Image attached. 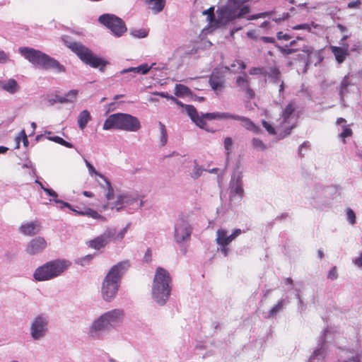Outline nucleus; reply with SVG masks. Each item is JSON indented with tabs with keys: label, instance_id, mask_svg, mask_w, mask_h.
<instances>
[{
	"label": "nucleus",
	"instance_id": "nucleus-12",
	"mask_svg": "<svg viewBox=\"0 0 362 362\" xmlns=\"http://www.w3.org/2000/svg\"><path fill=\"white\" fill-rule=\"evenodd\" d=\"M192 232V228L187 218L180 216L174 227V238L176 243L180 244L189 240Z\"/></svg>",
	"mask_w": 362,
	"mask_h": 362
},
{
	"label": "nucleus",
	"instance_id": "nucleus-2",
	"mask_svg": "<svg viewBox=\"0 0 362 362\" xmlns=\"http://www.w3.org/2000/svg\"><path fill=\"white\" fill-rule=\"evenodd\" d=\"M172 278L169 272L162 268L158 267L156 270L151 286V298L160 306L166 304L171 294Z\"/></svg>",
	"mask_w": 362,
	"mask_h": 362
},
{
	"label": "nucleus",
	"instance_id": "nucleus-17",
	"mask_svg": "<svg viewBox=\"0 0 362 362\" xmlns=\"http://www.w3.org/2000/svg\"><path fill=\"white\" fill-rule=\"evenodd\" d=\"M235 83L240 90L245 92L250 99L255 96V92L250 88V78L245 73L238 76Z\"/></svg>",
	"mask_w": 362,
	"mask_h": 362
},
{
	"label": "nucleus",
	"instance_id": "nucleus-59",
	"mask_svg": "<svg viewBox=\"0 0 362 362\" xmlns=\"http://www.w3.org/2000/svg\"><path fill=\"white\" fill-rule=\"evenodd\" d=\"M361 4V0H356L354 1H350L348 4V8H359Z\"/></svg>",
	"mask_w": 362,
	"mask_h": 362
},
{
	"label": "nucleus",
	"instance_id": "nucleus-47",
	"mask_svg": "<svg viewBox=\"0 0 362 362\" xmlns=\"http://www.w3.org/2000/svg\"><path fill=\"white\" fill-rule=\"evenodd\" d=\"M132 36L137 38H144L148 35V32L144 29H135L131 30Z\"/></svg>",
	"mask_w": 362,
	"mask_h": 362
},
{
	"label": "nucleus",
	"instance_id": "nucleus-45",
	"mask_svg": "<svg viewBox=\"0 0 362 362\" xmlns=\"http://www.w3.org/2000/svg\"><path fill=\"white\" fill-rule=\"evenodd\" d=\"M350 85L349 76H345L341 82L340 85V95L342 98L344 93L346 91L347 87Z\"/></svg>",
	"mask_w": 362,
	"mask_h": 362
},
{
	"label": "nucleus",
	"instance_id": "nucleus-53",
	"mask_svg": "<svg viewBox=\"0 0 362 362\" xmlns=\"http://www.w3.org/2000/svg\"><path fill=\"white\" fill-rule=\"evenodd\" d=\"M250 11V7L248 6H243L238 14L236 15L237 18H243L245 17L246 14H248Z\"/></svg>",
	"mask_w": 362,
	"mask_h": 362
},
{
	"label": "nucleus",
	"instance_id": "nucleus-44",
	"mask_svg": "<svg viewBox=\"0 0 362 362\" xmlns=\"http://www.w3.org/2000/svg\"><path fill=\"white\" fill-rule=\"evenodd\" d=\"M93 257L94 255H87L84 257L78 258L75 262L78 265L84 267L93 259Z\"/></svg>",
	"mask_w": 362,
	"mask_h": 362
},
{
	"label": "nucleus",
	"instance_id": "nucleus-52",
	"mask_svg": "<svg viewBox=\"0 0 362 362\" xmlns=\"http://www.w3.org/2000/svg\"><path fill=\"white\" fill-rule=\"evenodd\" d=\"M352 130L346 125H342V132L340 134V136L342 138H346L351 136Z\"/></svg>",
	"mask_w": 362,
	"mask_h": 362
},
{
	"label": "nucleus",
	"instance_id": "nucleus-10",
	"mask_svg": "<svg viewBox=\"0 0 362 362\" xmlns=\"http://www.w3.org/2000/svg\"><path fill=\"white\" fill-rule=\"evenodd\" d=\"M139 194L136 192H124L117 195L116 201L112 204V209L117 211L125 209L129 214L138 210Z\"/></svg>",
	"mask_w": 362,
	"mask_h": 362
},
{
	"label": "nucleus",
	"instance_id": "nucleus-57",
	"mask_svg": "<svg viewBox=\"0 0 362 362\" xmlns=\"http://www.w3.org/2000/svg\"><path fill=\"white\" fill-rule=\"evenodd\" d=\"M128 227H129V225H127L125 228L122 229L117 235L115 234V239L119 240H122L127 231Z\"/></svg>",
	"mask_w": 362,
	"mask_h": 362
},
{
	"label": "nucleus",
	"instance_id": "nucleus-16",
	"mask_svg": "<svg viewBox=\"0 0 362 362\" xmlns=\"http://www.w3.org/2000/svg\"><path fill=\"white\" fill-rule=\"evenodd\" d=\"M35 183L38 184L41 189L51 197L49 199V202H54L57 205V207L60 209H62L64 207L72 209V206L69 203L58 199V194L54 190L45 186L44 184L40 182L38 180H35Z\"/></svg>",
	"mask_w": 362,
	"mask_h": 362
},
{
	"label": "nucleus",
	"instance_id": "nucleus-63",
	"mask_svg": "<svg viewBox=\"0 0 362 362\" xmlns=\"http://www.w3.org/2000/svg\"><path fill=\"white\" fill-rule=\"evenodd\" d=\"M353 263L357 267H362V252H361L358 257H357L353 260Z\"/></svg>",
	"mask_w": 362,
	"mask_h": 362
},
{
	"label": "nucleus",
	"instance_id": "nucleus-61",
	"mask_svg": "<svg viewBox=\"0 0 362 362\" xmlns=\"http://www.w3.org/2000/svg\"><path fill=\"white\" fill-rule=\"evenodd\" d=\"M260 40L265 43H272V44H274L275 46L276 45V40L274 37L263 36V37H260Z\"/></svg>",
	"mask_w": 362,
	"mask_h": 362
},
{
	"label": "nucleus",
	"instance_id": "nucleus-3",
	"mask_svg": "<svg viewBox=\"0 0 362 362\" xmlns=\"http://www.w3.org/2000/svg\"><path fill=\"white\" fill-rule=\"evenodd\" d=\"M129 267V262L123 261L111 267L103 280L101 288V295L105 301L111 302L115 298L121 277Z\"/></svg>",
	"mask_w": 362,
	"mask_h": 362
},
{
	"label": "nucleus",
	"instance_id": "nucleus-7",
	"mask_svg": "<svg viewBox=\"0 0 362 362\" xmlns=\"http://www.w3.org/2000/svg\"><path fill=\"white\" fill-rule=\"evenodd\" d=\"M70 265L71 262L64 259L52 260L37 267L33 277L38 281L51 280L60 276Z\"/></svg>",
	"mask_w": 362,
	"mask_h": 362
},
{
	"label": "nucleus",
	"instance_id": "nucleus-30",
	"mask_svg": "<svg viewBox=\"0 0 362 362\" xmlns=\"http://www.w3.org/2000/svg\"><path fill=\"white\" fill-rule=\"evenodd\" d=\"M209 82L211 88L215 92L220 91L223 88L224 80L223 77L217 75L214 72L211 75Z\"/></svg>",
	"mask_w": 362,
	"mask_h": 362
},
{
	"label": "nucleus",
	"instance_id": "nucleus-14",
	"mask_svg": "<svg viewBox=\"0 0 362 362\" xmlns=\"http://www.w3.org/2000/svg\"><path fill=\"white\" fill-rule=\"evenodd\" d=\"M243 233H244V230H242L240 228H236L230 235H228V232L226 229L222 228H218L216 231V244L218 246L229 245L233 240Z\"/></svg>",
	"mask_w": 362,
	"mask_h": 362
},
{
	"label": "nucleus",
	"instance_id": "nucleus-23",
	"mask_svg": "<svg viewBox=\"0 0 362 362\" xmlns=\"http://www.w3.org/2000/svg\"><path fill=\"white\" fill-rule=\"evenodd\" d=\"M274 12L273 11H265L261 12L259 13L253 14L246 17L247 20H256L258 18H272V21L276 23H280L288 17V13H284L281 16L276 17L274 16Z\"/></svg>",
	"mask_w": 362,
	"mask_h": 362
},
{
	"label": "nucleus",
	"instance_id": "nucleus-36",
	"mask_svg": "<svg viewBox=\"0 0 362 362\" xmlns=\"http://www.w3.org/2000/svg\"><path fill=\"white\" fill-rule=\"evenodd\" d=\"M104 181V184H102L100 182H99V184L105 189L107 190V193L105 194V197L107 198V200H111L114 198V189L112 187V185L110 183V182L107 179V177L105 178V180H103Z\"/></svg>",
	"mask_w": 362,
	"mask_h": 362
},
{
	"label": "nucleus",
	"instance_id": "nucleus-54",
	"mask_svg": "<svg viewBox=\"0 0 362 362\" xmlns=\"http://www.w3.org/2000/svg\"><path fill=\"white\" fill-rule=\"evenodd\" d=\"M338 277L337 267H333L328 272L327 278L331 280H335Z\"/></svg>",
	"mask_w": 362,
	"mask_h": 362
},
{
	"label": "nucleus",
	"instance_id": "nucleus-58",
	"mask_svg": "<svg viewBox=\"0 0 362 362\" xmlns=\"http://www.w3.org/2000/svg\"><path fill=\"white\" fill-rule=\"evenodd\" d=\"M276 37H277V39L279 40H290L291 38V35H289L288 34H286V33H284L281 31L277 33Z\"/></svg>",
	"mask_w": 362,
	"mask_h": 362
},
{
	"label": "nucleus",
	"instance_id": "nucleus-15",
	"mask_svg": "<svg viewBox=\"0 0 362 362\" xmlns=\"http://www.w3.org/2000/svg\"><path fill=\"white\" fill-rule=\"evenodd\" d=\"M47 241L42 237L37 236L32 239L27 245L25 251L30 255H35L42 252L47 247Z\"/></svg>",
	"mask_w": 362,
	"mask_h": 362
},
{
	"label": "nucleus",
	"instance_id": "nucleus-41",
	"mask_svg": "<svg viewBox=\"0 0 362 362\" xmlns=\"http://www.w3.org/2000/svg\"><path fill=\"white\" fill-rule=\"evenodd\" d=\"M325 194L330 196V199H333L340 194L339 188L337 186H329L325 189Z\"/></svg>",
	"mask_w": 362,
	"mask_h": 362
},
{
	"label": "nucleus",
	"instance_id": "nucleus-9",
	"mask_svg": "<svg viewBox=\"0 0 362 362\" xmlns=\"http://www.w3.org/2000/svg\"><path fill=\"white\" fill-rule=\"evenodd\" d=\"M298 115L296 113V105L293 102L289 103L282 112L279 122L276 124L279 131H282L284 136L290 134L291 129L296 126Z\"/></svg>",
	"mask_w": 362,
	"mask_h": 362
},
{
	"label": "nucleus",
	"instance_id": "nucleus-6",
	"mask_svg": "<svg viewBox=\"0 0 362 362\" xmlns=\"http://www.w3.org/2000/svg\"><path fill=\"white\" fill-rule=\"evenodd\" d=\"M65 45L70 48L85 64L93 68H99L103 71L104 67L108 64L107 61L95 56L90 49L80 42H71L68 36L62 37Z\"/></svg>",
	"mask_w": 362,
	"mask_h": 362
},
{
	"label": "nucleus",
	"instance_id": "nucleus-13",
	"mask_svg": "<svg viewBox=\"0 0 362 362\" xmlns=\"http://www.w3.org/2000/svg\"><path fill=\"white\" fill-rule=\"evenodd\" d=\"M115 235V229L107 228L103 233L90 240L88 242V246L94 250H99L109 244Z\"/></svg>",
	"mask_w": 362,
	"mask_h": 362
},
{
	"label": "nucleus",
	"instance_id": "nucleus-4",
	"mask_svg": "<svg viewBox=\"0 0 362 362\" xmlns=\"http://www.w3.org/2000/svg\"><path fill=\"white\" fill-rule=\"evenodd\" d=\"M19 52L25 59L35 66L45 70H52L56 73L66 71L64 65L61 64L57 59L40 50L24 47L19 48Z\"/></svg>",
	"mask_w": 362,
	"mask_h": 362
},
{
	"label": "nucleus",
	"instance_id": "nucleus-24",
	"mask_svg": "<svg viewBox=\"0 0 362 362\" xmlns=\"http://www.w3.org/2000/svg\"><path fill=\"white\" fill-rule=\"evenodd\" d=\"M20 232L28 236L34 235L40 230V225L37 221L23 223L19 228Z\"/></svg>",
	"mask_w": 362,
	"mask_h": 362
},
{
	"label": "nucleus",
	"instance_id": "nucleus-29",
	"mask_svg": "<svg viewBox=\"0 0 362 362\" xmlns=\"http://www.w3.org/2000/svg\"><path fill=\"white\" fill-rule=\"evenodd\" d=\"M331 50L337 62L341 64L349 55V45H346L345 47L332 46Z\"/></svg>",
	"mask_w": 362,
	"mask_h": 362
},
{
	"label": "nucleus",
	"instance_id": "nucleus-21",
	"mask_svg": "<svg viewBox=\"0 0 362 362\" xmlns=\"http://www.w3.org/2000/svg\"><path fill=\"white\" fill-rule=\"evenodd\" d=\"M324 336L320 339L317 347L310 356L308 362H325L327 351L324 346Z\"/></svg>",
	"mask_w": 362,
	"mask_h": 362
},
{
	"label": "nucleus",
	"instance_id": "nucleus-35",
	"mask_svg": "<svg viewBox=\"0 0 362 362\" xmlns=\"http://www.w3.org/2000/svg\"><path fill=\"white\" fill-rule=\"evenodd\" d=\"M15 141H16V148H20V142L21 141L23 142V146L25 147H27L28 146L29 141H28V136H27L24 129H23L20 132L18 135L16 137Z\"/></svg>",
	"mask_w": 362,
	"mask_h": 362
},
{
	"label": "nucleus",
	"instance_id": "nucleus-32",
	"mask_svg": "<svg viewBox=\"0 0 362 362\" xmlns=\"http://www.w3.org/2000/svg\"><path fill=\"white\" fill-rule=\"evenodd\" d=\"M90 119L91 116L88 110H84L81 111L78 117V124L79 128L83 130Z\"/></svg>",
	"mask_w": 362,
	"mask_h": 362
},
{
	"label": "nucleus",
	"instance_id": "nucleus-64",
	"mask_svg": "<svg viewBox=\"0 0 362 362\" xmlns=\"http://www.w3.org/2000/svg\"><path fill=\"white\" fill-rule=\"evenodd\" d=\"M151 256H152V253H151V250L150 249H148L144 256V260L146 262H151Z\"/></svg>",
	"mask_w": 362,
	"mask_h": 362
},
{
	"label": "nucleus",
	"instance_id": "nucleus-37",
	"mask_svg": "<svg viewBox=\"0 0 362 362\" xmlns=\"http://www.w3.org/2000/svg\"><path fill=\"white\" fill-rule=\"evenodd\" d=\"M191 93L189 88L182 84H176L175 87V95L178 97H183Z\"/></svg>",
	"mask_w": 362,
	"mask_h": 362
},
{
	"label": "nucleus",
	"instance_id": "nucleus-51",
	"mask_svg": "<svg viewBox=\"0 0 362 362\" xmlns=\"http://www.w3.org/2000/svg\"><path fill=\"white\" fill-rule=\"evenodd\" d=\"M77 95H78L77 90H71L66 94H65L69 103H74L75 101V100L76 99Z\"/></svg>",
	"mask_w": 362,
	"mask_h": 362
},
{
	"label": "nucleus",
	"instance_id": "nucleus-60",
	"mask_svg": "<svg viewBox=\"0 0 362 362\" xmlns=\"http://www.w3.org/2000/svg\"><path fill=\"white\" fill-rule=\"evenodd\" d=\"M293 30H305L309 32L310 27L308 23L298 24L293 27Z\"/></svg>",
	"mask_w": 362,
	"mask_h": 362
},
{
	"label": "nucleus",
	"instance_id": "nucleus-38",
	"mask_svg": "<svg viewBox=\"0 0 362 362\" xmlns=\"http://www.w3.org/2000/svg\"><path fill=\"white\" fill-rule=\"evenodd\" d=\"M47 139L49 141H52L57 144H61L66 148H71L74 147V146L71 143H69V142L65 141L64 139H63L62 138H61L58 136H49L47 137Z\"/></svg>",
	"mask_w": 362,
	"mask_h": 362
},
{
	"label": "nucleus",
	"instance_id": "nucleus-40",
	"mask_svg": "<svg viewBox=\"0 0 362 362\" xmlns=\"http://www.w3.org/2000/svg\"><path fill=\"white\" fill-rule=\"evenodd\" d=\"M158 126L160 129V143L161 146H164L166 144L168 141V134L167 130L165 128V126L161 122H158Z\"/></svg>",
	"mask_w": 362,
	"mask_h": 362
},
{
	"label": "nucleus",
	"instance_id": "nucleus-18",
	"mask_svg": "<svg viewBox=\"0 0 362 362\" xmlns=\"http://www.w3.org/2000/svg\"><path fill=\"white\" fill-rule=\"evenodd\" d=\"M243 194V189L240 174H234L230 180V197L235 199L238 196V199H241Z\"/></svg>",
	"mask_w": 362,
	"mask_h": 362
},
{
	"label": "nucleus",
	"instance_id": "nucleus-48",
	"mask_svg": "<svg viewBox=\"0 0 362 362\" xmlns=\"http://www.w3.org/2000/svg\"><path fill=\"white\" fill-rule=\"evenodd\" d=\"M214 8L210 7L209 9L204 10L202 12L204 16H207V20L210 23L215 21V15L214 13Z\"/></svg>",
	"mask_w": 362,
	"mask_h": 362
},
{
	"label": "nucleus",
	"instance_id": "nucleus-19",
	"mask_svg": "<svg viewBox=\"0 0 362 362\" xmlns=\"http://www.w3.org/2000/svg\"><path fill=\"white\" fill-rule=\"evenodd\" d=\"M0 90L5 91L10 95H15L21 90V86L13 78L0 79Z\"/></svg>",
	"mask_w": 362,
	"mask_h": 362
},
{
	"label": "nucleus",
	"instance_id": "nucleus-62",
	"mask_svg": "<svg viewBox=\"0 0 362 362\" xmlns=\"http://www.w3.org/2000/svg\"><path fill=\"white\" fill-rule=\"evenodd\" d=\"M262 69L261 68H259V67H252L249 70V74L250 75H258V74H261L262 73Z\"/></svg>",
	"mask_w": 362,
	"mask_h": 362
},
{
	"label": "nucleus",
	"instance_id": "nucleus-39",
	"mask_svg": "<svg viewBox=\"0 0 362 362\" xmlns=\"http://www.w3.org/2000/svg\"><path fill=\"white\" fill-rule=\"evenodd\" d=\"M84 162L86 163V167L88 168V173L90 176L95 175L98 177L99 178L103 180H105L106 177H105L103 174L98 172L94 166L86 159H84Z\"/></svg>",
	"mask_w": 362,
	"mask_h": 362
},
{
	"label": "nucleus",
	"instance_id": "nucleus-20",
	"mask_svg": "<svg viewBox=\"0 0 362 362\" xmlns=\"http://www.w3.org/2000/svg\"><path fill=\"white\" fill-rule=\"evenodd\" d=\"M266 76L268 77L270 83L276 85L279 84V94H281L284 89V83L281 79V74L280 70L276 66L269 67L266 74Z\"/></svg>",
	"mask_w": 362,
	"mask_h": 362
},
{
	"label": "nucleus",
	"instance_id": "nucleus-5",
	"mask_svg": "<svg viewBox=\"0 0 362 362\" xmlns=\"http://www.w3.org/2000/svg\"><path fill=\"white\" fill-rule=\"evenodd\" d=\"M104 130L117 129L129 132H136L141 129L139 119L130 114L115 113L110 115L105 121Z\"/></svg>",
	"mask_w": 362,
	"mask_h": 362
},
{
	"label": "nucleus",
	"instance_id": "nucleus-56",
	"mask_svg": "<svg viewBox=\"0 0 362 362\" xmlns=\"http://www.w3.org/2000/svg\"><path fill=\"white\" fill-rule=\"evenodd\" d=\"M10 61L8 54L0 50V64H6Z\"/></svg>",
	"mask_w": 362,
	"mask_h": 362
},
{
	"label": "nucleus",
	"instance_id": "nucleus-49",
	"mask_svg": "<svg viewBox=\"0 0 362 362\" xmlns=\"http://www.w3.org/2000/svg\"><path fill=\"white\" fill-rule=\"evenodd\" d=\"M252 144L254 148L259 151H264L267 147L266 145L263 143V141L259 139L254 138L252 140Z\"/></svg>",
	"mask_w": 362,
	"mask_h": 362
},
{
	"label": "nucleus",
	"instance_id": "nucleus-31",
	"mask_svg": "<svg viewBox=\"0 0 362 362\" xmlns=\"http://www.w3.org/2000/svg\"><path fill=\"white\" fill-rule=\"evenodd\" d=\"M233 114H230L229 112H209V113H205L203 114L204 120L209 119V120H213V119H218V120H223V119H231Z\"/></svg>",
	"mask_w": 362,
	"mask_h": 362
},
{
	"label": "nucleus",
	"instance_id": "nucleus-55",
	"mask_svg": "<svg viewBox=\"0 0 362 362\" xmlns=\"http://www.w3.org/2000/svg\"><path fill=\"white\" fill-rule=\"evenodd\" d=\"M262 125L266 129V130L268 132L269 134H275V133H276L275 128L274 127H272L269 122L263 120Z\"/></svg>",
	"mask_w": 362,
	"mask_h": 362
},
{
	"label": "nucleus",
	"instance_id": "nucleus-34",
	"mask_svg": "<svg viewBox=\"0 0 362 362\" xmlns=\"http://www.w3.org/2000/svg\"><path fill=\"white\" fill-rule=\"evenodd\" d=\"M233 141L231 137H226L223 141V146L226 154V163H228L230 160V153L233 151Z\"/></svg>",
	"mask_w": 362,
	"mask_h": 362
},
{
	"label": "nucleus",
	"instance_id": "nucleus-27",
	"mask_svg": "<svg viewBox=\"0 0 362 362\" xmlns=\"http://www.w3.org/2000/svg\"><path fill=\"white\" fill-rule=\"evenodd\" d=\"M289 302L286 298H281L274 306L272 307L264 317L268 319L275 318L279 313L282 312L285 309L286 305Z\"/></svg>",
	"mask_w": 362,
	"mask_h": 362
},
{
	"label": "nucleus",
	"instance_id": "nucleus-1",
	"mask_svg": "<svg viewBox=\"0 0 362 362\" xmlns=\"http://www.w3.org/2000/svg\"><path fill=\"white\" fill-rule=\"evenodd\" d=\"M125 313L122 308H114L104 312L95 318L87 329L90 339L103 340L106 334L119 327L124 319Z\"/></svg>",
	"mask_w": 362,
	"mask_h": 362
},
{
	"label": "nucleus",
	"instance_id": "nucleus-26",
	"mask_svg": "<svg viewBox=\"0 0 362 362\" xmlns=\"http://www.w3.org/2000/svg\"><path fill=\"white\" fill-rule=\"evenodd\" d=\"M156 63H152L151 65H148L146 63L142 64L136 67H129L127 69H122L119 71L120 74H125L128 73L137 74L145 75L149 72V71L154 68Z\"/></svg>",
	"mask_w": 362,
	"mask_h": 362
},
{
	"label": "nucleus",
	"instance_id": "nucleus-22",
	"mask_svg": "<svg viewBox=\"0 0 362 362\" xmlns=\"http://www.w3.org/2000/svg\"><path fill=\"white\" fill-rule=\"evenodd\" d=\"M185 111L191 119L200 128L204 129L206 123L204 120L203 114L199 115L196 108L190 105H185Z\"/></svg>",
	"mask_w": 362,
	"mask_h": 362
},
{
	"label": "nucleus",
	"instance_id": "nucleus-42",
	"mask_svg": "<svg viewBox=\"0 0 362 362\" xmlns=\"http://www.w3.org/2000/svg\"><path fill=\"white\" fill-rule=\"evenodd\" d=\"M246 68V65L241 60H236L230 65V69L232 71L238 72L242 71Z\"/></svg>",
	"mask_w": 362,
	"mask_h": 362
},
{
	"label": "nucleus",
	"instance_id": "nucleus-50",
	"mask_svg": "<svg viewBox=\"0 0 362 362\" xmlns=\"http://www.w3.org/2000/svg\"><path fill=\"white\" fill-rule=\"evenodd\" d=\"M203 171L204 169L202 168V167L195 164L191 173V176L193 179H197L202 175Z\"/></svg>",
	"mask_w": 362,
	"mask_h": 362
},
{
	"label": "nucleus",
	"instance_id": "nucleus-11",
	"mask_svg": "<svg viewBox=\"0 0 362 362\" xmlns=\"http://www.w3.org/2000/svg\"><path fill=\"white\" fill-rule=\"evenodd\" d=\"M98 21L117 37L121 36L127 30L124 21L114 14H103L99 16Z\"/></svg>",
	"mask_w": 362,
	"mask_h": 362
},
{
	"label": "nucleus",
	"instance_id": "nucleus-25",
	"mask_svg": "<svg viewBox=\"0 0 362 362\" xmlns=\"http://www.w3.org/2000/svg\"><path fill=\"white\" fill-rule=\"evenodd\" d=\"M153 14H158L165 8L166 0H139Z\"/></svg>",
	"mask_w": 362,
	"mask_h": 362
},
{
	"label": "nucleus",
	"instance_id": "nucleus-46",
	"mask_svg": "<svg viewBox=\"0 0 362 362\" xmlns=\"http://www.w3.org/2000/svg\"><path fill=\"white\" fill-rule=\"evenodd\" d=\"M346 215L348 222L351 225H354L356 223V214L354 211L351 209L347 208L346 210Z\"/></svg>",
	"mask_w": 362,
	"mask_h": 362
},
{
	"label": "nucleus",
	"instance_id": "nucleus-8",
	"mask_svg": "<svg viewBox=\"0 0 362 362\" xmlns=\"http://www.w3.org/2000/svg\"><path fill=\"white\" fill-rule=\"evenodd\" d=\"M49 317L47 313L36 315L30 323V335L34 341L43 339L49 332Z\"/></svg>",
	"mask_w": 362,
	"mask_h": 362
},
{
	"label": "nucleus",
	"instance_id": "nucleus-33",
	"mask_svg": "<svg viewBox=\"0 0 362 362\" xmlns=\"http://www.w3.org/2000/svg\"><path fill=\"white\" fill-rule=\"evenodd\" d=\"M88 217H91L93 219L98 220L103 222H105L106 218L102 215H100L97 211L92 209L90 208H86L83 210V215Z\"/></svg>",
	"mask_w": 362,
	"mask_h": 362
},
{
	"label": "nucleus",
	"instance_id": "nucleus-43",
	"mask_svg": "<svg viewBox=\"0 0 362 362\" xmlns=\"http://www.w3.org/2000/svg\"><path fill=\"white\" fill-rule=\"evenodd\" d=\"M276 47L279 49V50L285 56L294 53L295 52L298 51L299 49H294L291 47H289L288 45H286L284 47L276 45Z\"/></svg>",
	"mask_w": 362,
	"mask_h": 362
},
{
	"label": "nucleus",
	"instance_id": "nucleus-28",
	"mask_svg": "<svg viewBox=\"0 0 362 362\" xmlns=\"http://www.w3.org/2000/svg\"><path fill=\"white\" fill-rule=\"evenodd\" d=\"M233 119L238 120L240 122V124L245 127L246 129L253 132L255 133H258L260 131L259 127L256 126L249 118L240 116L238 115L233 114L232 118Z\"/></svg>",
	"mask_w": 362,
	"mask_h": 362
}]
</instances>
